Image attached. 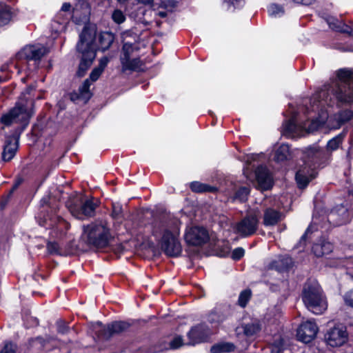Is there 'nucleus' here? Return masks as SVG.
Wrapping results in <instances>:
<instances>
[{
	"label": "nucleus",
	"instance_id": "f257e3e1",
	"mask_svg": "<svg viewBox=\"0 0 353 353\" xmlns=\"http://www.w3.org/2000/svg\"><path fill=\"white\" fill-rule=\"evenodd\" d=\"M326 90L314 94L310 101V107L304 108L302 114L294 112L290 119L283 125V134L289 138H296L319 129L329 118L325 105H329Z\"/></svg>",
	"mask_w": 353,
	"mask_h": 353
},
{
	"label": "nucleus",
	"instance_id": "f03ea898",
	"mask_svg": "<svg viewBox=\"0 0 353 353\" xmlns=\"http://www.w3.org/2000/svg\"><path fill=\"white\" fill-rule=\"evenodd\" d=\"M303 159V164L295 176L299 188H305L316 176V168L330 160V154L319 145H313L305 148Z\"/></svg>",
	"mask_w": 353,
	"mask_h": 353
},
{
	"label": "nucleus",
	"instance_id": "7ed1b4c3",
	"mask_svg": "<svg viewBox=\"0 0 353 353\" xmlns=\"http://www.w3.org/2000/svg\"><path fill=\"white\" fill-rule=\"evenodd\" d=\"M180 225L179 220L173 218L156 223L153 228V235L160 239L162 250L170 256H178L182 252L179 240Z\"/></svg>",
	"mask_w": 353,
	"mask_h": 353
},
{
	"label": "nucleus",
	"instance_id": "20e7f679",
	"mask_svg": "<svg viewBox=\"0 0 353 353\" xmlns=\"http://www.w3.org/2000/svg\"><path fill=\"white\" fill-rule=\"evenodd\" d=\"M96 34L97 27L94 24L85 25L79 34L77 50L81 54V61L77 74L80 77L85 74L96 57Z\"/></svg>",
	"mask_w": 353,
	"mask_h": 353
},
{
	"label": "nucleus",
	"instance_id": "39448f33",
	"mask_svg": "<svg viewBox=\"0 0 353 353\" xmlns=\"http://www.w3.org/2000/svg\"><path fill=\"white\" fill-rule=\"evenodd\" d=\"M302 299L305 307L314 314H321L327 308V303L322 289L315 281L305 283Z\"/></svg>",
	"mask_w": 353,
	"mask_h": 353
},
{
	"label": "nucleus",
	"instance_id": "423d86ee",
	"mask_svg": "<svg viewBox=\"0 0 353 353\" xmlns=\"http://www.w3.org/2000/svg\"><path fill=\"white\" fill-rule=\"evenodd\" d=\"M339 81L333 89V94L339 102L343 104L353 103V72L350 70H340L337 73Z\"/></svg>",
	"mask_w": 353,
	"mask_h": 353
},
{
	"label": "nucleus",
	"instance_id": "0eeeda50",
	"mask_svg": "<svg viewBox=\"0 0 353 353\" xmlns=\"http://www.w3.org/2000/svg\"><path fill=\"white\" fill-rule=\"evenodd\" d=\"M110 236L109 229L104 223H91L83 228L82 239L88 245L96 247H104L107 245Z\"/></svg>",
	"mask_w": 353,
	"mask_h": 353
},
{
	"label": "nucleus",
	"instance_id": "6e6552de",
	"mask_svg": "<svg viewBox=\"0 0 353 353\" xmlns=\"http://www.w3.org/2000/svg\"><path fill=\"white\" fill-rule=\"evenodd\" d=\"M32 105V101L18 102L14 108L1 117V122L5 125L18 123L27 125L31 117L30 108Z\"/></svg>",
	"mask_w": 353,
	"mask_h": 353
},
{
	"label": "nucleus",
	"instance_id": "1a4fd4ad",
	"mask_svg": "<svg viewBox=\"0 0 353 353\" xmlns=\"http://www.w3.org/2000/svg\"><path fill=\"white\" fill-rule=\"evenodd\" d=\"M210 239L208 231L202 226H188L184 234V240L188 245L201 246Z\"/></svg>",
	"mask_w": 353,
	"mask_h": 353
},
{
	"label": "nucleus",
	"instance_id": "9d476101",
	"mask_svg": "<svg viewBox=\"0 0 353 353\" xmlns=\"http://www.w3.org/2000/svg\"><path fill=\"white\" fill-rule=\"evenodd\" d=\"M128 327L129 324L123 321H115L106 327H103L100 322H97L94 324V329L99 336L109 339L114 334L126 330Z\"/></svg>",
	"mask_w": 353,
	"mask_h": 353
},
{
	"label": "nucleus",
	"instance_id": "9b49d317",
	"mask_svg": "<svg viewBox=\"0 0 353 353\" xmlns=\"http://www.w3.org/2000/svg\"><path fill=\"white\" fill-rule=\"evenodd\" d=\"M48 50L42 45H29L22 48L17 54V58L21 61H37L48 53Z\"/></svg>",
	"mask_w": 353,
	"mask_h": 353
},
{
	"label": "nucleus",
	"instance_id": "f8f14e48",
	"mask_svg": "<svg viewBox=\"0 0 353 353\" xmlns=\"http://www.w3.org/2000/svg\"><path fill=\"white\" fill-rule=\"evenodd\" d=\"M327 343L332 347L343 345L347 339L346 328L342 325H337L330 328L325 335Z\"/></svg>",
	"mask_w": 353,
	"mask_h": 353
},
{
	"label": "nucleus",
	"instance_id": "ddd939ff",
	"mask_svg": "<svg viewBox=\"0 0 353 353\" xmlns=\"http://www.w3.org/2000/svg\"><path fill=\"white\" fill-rule=\"evenodd\" d=\"M319 328L315 322L307 321L302 323L296 332V336L299 341L305 343L311 342L316 336Z\"/></svg>",
	"mask_w": 353,
	"mask_h": 353
},
{
	"label": "nucleus",
	"instance_id": "4468645a",
	"mask_svg": "<svg viewBox=\"0 0 353 353\" xmlns=\"http://www.w3.org/2000/svg\"><path fill=\"white\" fill-rule=\"evenodd\" d=\"M258 219L256 216H248L235 226L236 232L245 237L253 234L257 228Z\"/></svg>",
	"mask_w": 353,
	"mask_h": 353
},
{
	"label": "nucleus",
	"instance_id": "2eb2a0df",
	"mask_svg": "<svg viewBox=\"0 0 353 353\" xmlns=\"http://www.w3.org/2000/svg\"><path fill=\"white\" fill-rule=\"evenodd\" d=\"M97 204L92 200L85 201L80 207L72 205L69 207L72 214L77 219H83L85 216L94 215Z\"/></svg>",
	"mask_w": 353,
	"mask_h": 353
},
{
	"label": "nucleus",
	"instance_id": "dca6fc26",
	"mask_svg": "<svg viewBox=\"0 0 353 353\" xmlns=\"http://www.w3.org/2000/svg\"><path fill=\"white\" fill-rule=\"evenodd\" d=\"M255 176L261 189L268 190L272 186V176L265 167H258L255 171Z\"/></svg>",
	"mask_w": 353,
	"mask_h": 353
},
{
	"label": "nucleus",
	"instance_id": "f3484780",
	"mask_svg": "<svg viewBox=\"0 0 353 353\" xmlns=\"http://www.w3.org/2000/svg\"><path fill=\"white\" fill-rule=\"evenodd\" d=\"M90 9L85 3H79L75 6L72 11V20L74 23L79 24L88 21Z\"/></svg>",
	"mask_w": 353,
	"mask_h": 353
},
{
	"label": "nucleus",
	"instance_id": "a211bd4d",
	"mask_svg": "<svg viewBox=\"0 0 353 353\" xmlns=\"http://www.w3.org/2000/svg\"><path fill=\"white\" fill-rule=\"evenodd\" d=\"M132 50V46L130 43H124L123 46V55L121 58L123 69L134 70L137 66V60L130 59V52Z\"/></svg>",
	"mask_w": 353,
	"mask_h": 353
},
{
	"label": "nucleus",
	"instance_id": "6ab92c4d",
	"mask_svg": "<svg viewBox=\"0 0 353 353\" xmlns=\"http://www.w3.org/2000/svg\"><path fill=\"white\" fill-rule=\"evenodd\" d=\"M46 223L43 225L52 227L54 231L59 232L61 234L65 232L69 228V224L62 218L57 216L54 219L48 217L45 219Z\"/></svg>",
	"mask_w": 353,
	"mask_h": 353
},
{
	"label": "nucleus",
	"instance_id": "aec40b11",
	"mask_svg": "<svg viewBox=\"0 0 353 353\" xmlns=\"http://www.w3.org/2000/svg\"><path fill=\"white\" fill-rule=\"evenodd\" d=\"M207 336L205 327L203 325L195 326L188 333L191 343L193 345L203 341Z\"/></svg>",
	"mask_w": 353,
	"mask_h": 353
},
{
	"label": "nucleus",
	"instance_id": "412c9836",
	"mask_svg": "<svg viewBox=\"0 0 353 353\" xmlns=\"http://www.w3.org/2000/svg\"><path fill=\"white\" fill-rule=\"evenodd\" d=\"M333 245L329 241L324 239L319 240V242L314 244L312 247V252L317 257L323 256L332 252Z\"/></svg>",
	"mask_w": 353,
	"mask_h": 353
},
{
	"label": "nucleus",
	"instance_id": "4be33fe9",
	"mask_svg": "<svg viewBox=\"0 0 353 353\" xmlns=\"http://www.w3.org/2000/svg\"><path fill=\"white\" fill-rule=\"evenodd\" d=\"M90 86V83L89 79L85 80L83 84L79 87L78 92L73 93L71 95V99L72 101L81 99L84 102H87L91 97Z\"/></svg>",
	"mask_w": 353,
	"mask_h": 353
},
{
	"label": "nucleus",
	"instance_id": "5701e85b",
	"mask_svg": "<svg viewBox=\"0 0 353 353\" xmlns=\"http://www.w3.org/2000/svg\"><path fill=\"white\" fill-rule=\"evenodd\" d=\"M281 213L274 209L268 208L265 210L263 215V224L265 226L276 225L281 219Z\"/></svg>",
	"mask_w": 353,
	"mask_h": 353
},
{
	"label": "nucleus",
	"instance_id": "b1692460",
	"mask_svg": "<svg viewBox=\"0 0 353 353\" xmlns=\"http://www.w3.org/2000/svg\"><path fill=\"white\" fill-rule=\"evenodd\" d=\"M18 148V141L14 139H9L6 141V144L3 152V159L8 161L11 160Z\"/></svg>",
	"mask_w": 353,
	"mask_h": 353
},
{
	"label": "nucleus",
	"instance_id": "393cba45",
	"mask_svg": "<svg viewBox=\"0 0 353 353\" xmlns=\"http://www.w3.org/2000/svg\"><path fill=\"white\" fill-rule=\"evenodd\" d=\"M291 157V151L288 144H281L275 150L274 159L277 162H283Z\"/></svg>",
	"mask_w": 353,
	"mask_h": 353
},
{
	"label": "nucleus",
	"instance_id": "a878e982",
	"mask_svg": "<svg viewBox=\"0 0 353 353\" xmlns=\"http://www.w3.org/2000/svg\"><path fill=\"white\" fill-rule=\"evenodd\" d=\"M12 16L11 8L5 3H0V27L8 24Z\"/></svg>",
	"mask_w": 353,
	"mask_h": 353
},
{
	"label": "nucleus",
	"instance_id": "bb28decb",
	"mask_svg": "<svg viewBox=\"0 0 353 353\" xmlns=\"http://www.w3.org/2000/svg\"><path fill=\"white\" fill-rule=\"evenodd\" d=\"M327 266L332 268H336L344 266L348 269H353V258L350 259H341V258H333L330 259L326 263Z\"/></svg>",
	"mask_w": 353,
	"mask_h": 353
},
{
	"label": "nucleus",
	"instance_id": "cd10ccee",
	"mask_svg": "<svg viewBox=\"0 0 353 353\" xmlns=\"http://www.w3.org/2000/svg\"><path fill=\"white\" fill-rule=\"evenodd\" d=\"M114 37L113 34L109 32H101L99 37V48L104 51L108 49L114 41Z\"/></svg>",
	"mask_w": 353,
	"mask_h": 353
},
{
	"label": "nucleus",
	"instance_id": "c85d7f7f",
	"mask_svg": "<svg viewBox=\"0 0 353 353\" xmlns=\"http://www.w3.org/2000/svg\"><path fill=\"white\" fill-rule=\"evenodd\" d=\"M235 349V346L233 343L229 342H223L214 345L211 347L212 353H223V352H231Z\"/></svg>",
	"mask_w": 353,
	"mask_h": 353
},
{
	"label": "nucleus",
	"instance_id": "c756f323",
	"mask_svg": "<svg viewBox=\"0 0 353 353\" xmlns=\"http://www.w3.org/2000/svg\"><path fill=\"white\" fill-rule=\"evenodd\" d=\"M343 135L339 134L332 139H330L326 145L325 150L330 154V157L333 151L336 150L342 144L343 140Z\"/></svg>",
	"mask_w": 353,
	"mask_h": 353
},
{
	"label": "nucleus",
	"instance_id": "7c9ffc66",
	"mask_svg": "<svg viewBox=\"0 0 353 353\" xmlns=\"http://www.w3.org/2000/svg\"><path fill=\"white\" fill-rule=\"evenodd\" d=\"M190 188L192 191L195 192H215L216 190V188L214 186H210L209 185L202 183L198 181L191 183Z\"/></svg>",
	"mask_w": 353,
	"mask_h": 353
},
{
	"label": "nucleus",
	"instance_id": "2f4dec72",
	"mask_svg": "<svg viewBox=\"0 0 353 353\" xmlns=\"http://www.w3.org/2000/svg\"><path fill=\"white\" fill-rule=\"evenodd\" d=\"M243 332L247 336H252L257 334L261 329L258 321L252 322L243 326Z\"/></svg>",
	"mask_w": 353,
	"mask_h": 353
},
{
	"label": "nucleus",
	"instance_id": "473e14b6",
	"mask_svg": "<svg viewBox=\"0 0 353 353\" xmlns=\"http://www.w3.org/2000/svg\"><path fill=\"white\" fill-rule=\"evenodd\" d=\"M249 192L250 190L248 188L241 187L238 190L234 189V193L230 194V196L234 201L239 200V201H244L247 199Z\"/></svg>",
	"mask_w": 353,
	"mask_h": 353
},
{
	"label": "nucleus",
	"instance_id": "72a5a7b5",
	"mask_svg": "<svg viewBox=\"0 0 353 353\" xmlns=\"http://www.w3.org/2000/svg\"><path fill=\"white\" fill-rule=\"evenodd\" d=\"M337 121L336 124H332L333 127L339 128L345 122L350 120L353 117V112L351 110H345L335 116Z\"/></svg>",
	"mask_w": 353,
	"mask_h": 353
},
{
	"label": "nucleus",
	"instance_id": "f704fd0d",
	"mask_svg": "<svg viewBox=\"0 0 353 353\" xmlns=\"http://www.w3.org/2000/svg\"><path fill=\"white\" fill-rule=\"evenodd\" d=\"M251 297V291L250 290H245L241 292L239 296V304L242 307H244Z\"/></svg>",
	"mask_w": 353,
	"mask_h": 353
},
{
	"label": "nucleus",
	"instance_id": "c9c22d12",
	"mask_svg": "<svg viewBox=\"0 0 353 353\" xmlns=\"http://www.w3.org/2000/svg\"><path fill=\"white\" fill-rule=\"evenodd\" d=\"M268 13L270 16L277 17L281 16L284 11L282 7L276 4H272L268 7Z\"/></svg>",
	"mask_w": 353,
	"mask_h": 353
},
{
	"label": "nucleus",
	"instance_id": "e433bc0d",
	"mask_svg": "<svg viewBox=\"0 0 353 353\" xmlns=\"http://www.w3.org/2000/svg\"><path fill=\"white\" fill-rule=\"evenodd\" d=\"M112 18L113 19V21L118 23V24H120L123 22L125 21V14H123V12L119 10H115L112 14Z\"/></svg>",
	"mask_w": 353,
	"mask_h": 353
},
{
	"label": "nucleus",
	"instance_id": "4c0bfd02",
	"mask_svg": "<svg viewBox=\"0 0 353 353\" xmlns=\"http://www.w3.org/2000/svg\"><path fill=\"white\" fill-rule=\"evenodd\" d=\"M340 212L343 215V218L336 223L338 225L346 223L350 219V214L346 209L344 208H341Z\"/></svg>",
	"mask_w": 353,
	"mask_h": 353
},
{
	"label": "nucleus",
	"instance_id": "58836bf2",
	"mask_svg": "<svg viewBox=\"0 0 353 353\" xmlns=\"http://www.w3.org/2000/svg\"><path fill=\"white\" fill-rule=\"evenodd\" d=\"M245 254V250L242 248H237L234 249L232 254V257L234 260H239L241 257L243 256Z\"/></svg>",
	"mask_w": 353,
	"mask_h": 353
},
{
	"label": "nucleus",
	"instance_id": "ea45409f",
	"mask_svg": "<svg viewBox=\"0 0 353 353\" xmlns=\"http://www.w3.org/2000/svg\"><path fill=\"white\" fill-rule=\"evenodd\" d=\"M48 250L51 254H60L59 245L56 242H49L47 245Z\"/></svg>",
	"mask_w": 353,
	"mask_h": 353
},
{
	"label": "nucleus",
	"instance_id": "a19ab883",
	"mask_svg": "<svg viewBox=\"0 0 353 353\" xmlns=\"http://www.w3.org/2000/svg\"><path fill=\"white\" fill-rule=\"evenodd\" d=\"M183 345V341L180 336H176L170 342V346L171 349H177Z\"/></svg>",
	"mask_w": 353,
	"mask_h": 353
},
{
	"label": "nucleus",
	"instance_id": "79ce46f5",
	"mask_svg": "<svg viewBox=\"0 0 353 353\" xmlns=\"http://www.w3.org/2000/svg\"><path fill=\"white\" fill-rule=\"evenodd\" d=\"M346 305L353 307V290L347 292L343 296Z\"/></svg>",
	"mask_w": 353,
	"mask_h": 353
},
{
	"label": "nucleus",
	"instance_id": "37998d69",
	"mask_svg": "<svg viewBox=\"0 0 353 353\" xmlns=\"http://www.w3.org/2000/svg\"><path fill=\"white\" fill-rule=\"evenodd\" d=\"M102 72H103V70L97 67V68H94L92 70V72L90 73V79L92 81H95L99 78V77L101 76Z\"/></svg>",
	"mask_w": 353,
	"mask_h": 353
},
{
	"label": "nucleus",
	"instance_id": "c03bdc74",
	"mask_svg": "<svg viewBox=\"0 0 353 353\" xmlns=\"http://www.w3.org/2000/svg\"><path fill=\"white\" fill-rule=\"evenodd\" d=\"M16 352V347L14 344L11 343H6L3 348L1 350L0 353H15Z\"/></svg>",
	"mask_w": 353,
	"mask_h": 353
},
{
	"label": "nucleus",
	"instance_id": "a18cd8bd",
	"mask_svg": "<svg viewBox=\"0 0 353 353\" xmlns=\"http://www.w3.org/2000/svg\"><path fill=\"white\" fill-rule=\"evenodd\" d=\"M283 342L279 340L278 343H275V345L272 347V353H279L282 350Z\"/></svg>",
	"mask_w": 353,
	"mask_h": 353
},
{
	"label": "nucleus",
	"instance_id": "49530a36",
	"mask_svg": "<svg viewBox=\"0 0 353 353\" xmlns=\"http://www.w3.org/2000/svg\"><path fill=\"white\" fill-rule=\"evenodd\" d=\"M108 62H109L108 58L106 57H104L99 60V64L97 68L101 69L103 71L105 68L108 65Z\"/></svg>",
	"mask_w": 353,
	"mask_h": 353
},
{
	"label": "nucleus",
	"instance_id": "de8ad7c7",
	"mask_svg": "<svg viewBox=\"0 0 353 353\" xmlns=\"http://www.w3.org/2000/svg\"><path fill=\"white\" fill-rule=\"evenodd\" d=\"M296 3H301L303 5H310L314 0H293Z\"/></svg>",
	"mask_w": 353,
	"mask_h": 353
},
{
	"label": "nucleus",
	"instance_id": "09e8293b",
	"mask_svg": "<svg viewBox=\"0 0 353 353\" xmlns=\"http://www.w3.org/2000/svg\"><path fill=\"white\" fill-rule=\"evenodd\" d=\"M225 2L234 6V7L238 6L241 4L243 0H224Z\"/></svg>",
	"mask_w": 353,
	"mask_h": 353
},
{
	"label": "nucleus",
	"instance_id": "8fccbe9b",
	"mask_svg": "<svg viewBox=\"0 0 353 353\" xmlns=\"http://www.w3.org/2000/svg\"><path fill=\"white\" fill-rule=\"evenodd\" d=\"M137 1L144 5L151 6L152 4L153 0H137Z\"/></svg>",
	"mask_w": 353,
	"mask_h": 353
},
{
	"label": "nucleus",
	"instance_id": "3c124183",
	"mask_svg": "<svg viewBox=\"0 0 353 353\" xmlns=\"http://www.w3.org/2000/svg\"><path fill=\"white\" fill-rule=\"evenodd\" d=\"M71 5L68 3H65L61 7V10L63 11H68L70 9Z\"/></svg>",
	"mask_w": 353,
	"mask_h": 353
},
{
	"label": "nucleus",
	"instance_id": "603ef678",
	"mask_svg": "<svg viewBox=\"0 0 353 353\" xmlns=\"http://www.w3.org/2000/svg\"><path fill=\"white\" fill-rule=\"evenodd\" d=\"M67 330V327L64 325H59L58 327V331L61 333H65Z\"/></svg>",
	"mask_w": 353,
	"mask_h": 353
},
{
	"label": "nucleus",
	"instance_id": "864d4df0",
	"mask_svg": "<svg viewBox=\"0 0 353 353\" xmlns=\"http://www.w3.org/2000/svg\"><path fill=\"white\" fill-rule=\"evenodd\" d=\"M156 14L162 18L165 17L167 15V12H164V11H159V12H157Z\"/></svg>",
	"mask_w": 353,
	"mask_h": 353
},
{
	"label": "nucleus",
	"instance_id": "5fc2aeb1",
	"mask_svg": "<svg viewBox=\"0 0 353 353\" xmlns=\"http://www.w3.org/2000/svg\"><path fill=\"white\" fill-rule=\"evenodd\" d=\"M119 210L118 211L114 208L112 212V214L114 217H117L119 216Z\"/></svg>",
	"mask_w": 353,
	"mask_h": 353
},
{
	"label": "nucleus",
	"instance_id": "6e6d98bb",
	"mask_svg": "<svg viewBox=\"0 0 353 353\" xmlns=\"http://www.w3.org/2000/svg\"><path fill=\"white\" fill-rule=\"evenodd\" d=\"M334 216H335V213L334 212H331V214L330 215V219H333Z\"/></svg>",
	"mask_w": 353,
	"mask_h": 353
},
{
	"label": "nucleus",
	"instance_id": "4d7b16f0",
	"mask_svg": "<svg viewBox=\"0 0 353 353\" xmlns=\"http://www.w3.org/2000/svg\"><path fill=\"white\" fill-rule=\"evenodd\" d=\"M46 202H47V201H46V199H41V203H42L43 204L46 203Z\"/></svg>",
	"mask_w": 353,
	"mask_h": 353
},
{
	"label": "nucleus",
	"instance_id": "13d9d810",
	"mask_svg": "<svg viewBox=\"0 0 353 353\" xmlns=\"http://www.w3.org/2000/svg\"><path fill=\"white\" fill-rule=\"evenodd\" d=\"M118 1H120V2H123V1H125V0H118Z\"/></svg>",
	"mask_w": 353,
	"mask_h": 353
},
{
	"label": "nucleus",
	"instance_id": "bf43d9fd",
	"mask_svg": "<svg viewBox=\"0 0 353 353\" xmlns=\"http://www.w3.org/2000/svg\"><path fill=\"white\" fill-rule=\"evenodd\" d=\"M244 174H245V175H247V172H246V171H245V170L244 171Z\"/></svg>",
	"mask_w": 353,
	"mask_h": 353
},
{
	"label": "nucleus",
	"instance_id": "052dcab7",
	"mask_svg": "<svg viewBox=\"0 0 353 353\" xmlns=\"http://www.w3.org/2000/svg\"><path fill=\"white\" fill-rule=\"evenodd\" d=\"M309 230H310V228L307 229L306 233L308 232Z\"/></svg>",
	"mask_w": 353,
	"mask_h": 353
},
{
	"label": "nucleus",
	"instance_id": "680f3d73",
	"mask_svg": "<svg viewBox=\"0 0 353 353\" xmlns=\"http://www.w3.org/2000/svg\"><path fill=\"white\" fill-rule=\"evenodd\" d=\"M306 234L307 233L305 232V234H304V235H303V237H305V236H306Z\"/></svg>",
	"mask_w": 353,
	"mask_h": 353
},
{
	"label": "nucleus",
	"instance_id": "e2e57ef3",
	"mask_svg": "<svg viewBox=\"0 0 353 353\" xmlns=\"http://www.w3.org/2000/svg\"><path fill=\"white\" fill-rule=\"evenodd\" d=\"M306 234L307 233L305 232V234H304V235H303V237H305V236H306Z\"/></svg>",
	"mask_w": 353,
	"mask_h": 353
}]
</instances>
